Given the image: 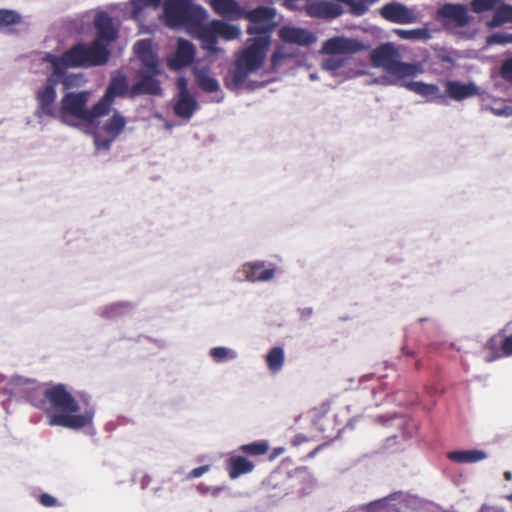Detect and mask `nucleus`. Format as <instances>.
Segmentation results:
<instances>
[{"mask_svg":"<svg viewBox=\"0 0 512 512\" xmlns=\"http://www.w3.org/2000/svg\"><path fill=\"white\" fill-rule=\"evenodd\" d=\"M25 397L34 407L48 415L50 426H61L68 429H81L91 424L93 411L75 414L79 404L73 395L67 391L64 384L47 387L44 384L28 383Z\"/></svg>","mask_w":512,"mask_h":512,"instance_id":"1","label":"nucleus"},{"mask_svg":"<svg viewBox=\"0 0 512 512\" xmlns=\"http://www.w3.org/2000/svg\"><path fill=\"white\" fill-rule=\"evenodd\" d=\"M268 49L267 39L252 41L244 48L236 57L230 79L225 81L226 87L230 90L240 87L249 74L260 69L266 59Z\"/></svg>","mask_w":512,"mask_h":512,"instance_id":"2","label":"nucleus"},{"mask_svg":"<svg viewBox=\"0 0 512 512\" xmlns=\"http://www.w3.org/2000/svg\"><path fill=\"white\" fill-rule=\"evenodd\" d=\"M206 18V11L193 4V0H164L163 22L171 29L198 28Z\"/></svg>","mask_w":512,"mask_h":512,"instance_id":"3","label":"nucleus"},{"mask_svg":"<svg viewBox=\"0 0 512 512\" xmlns=\"http://www.w3.org/2000/svg\"><path fill=\"white\" fill-rule=\"evenodd\" d=\"M371 62L374 67L383 68L388 74L399 79L415 76L419 72L415 64L400 61V55L391 43L376 48L371 53Z\"/></svg>","mask_w":512,"mask_h":512,"instance_id":"4","label":"nucleus"},{"mask_svg":"<svg viewBox=\"0 0 512 512\" xmlns=\"http://www.w3.org/2000/svg\"><path fill=\"white\" fill-rule=\"evenodd\" d=\"M90 92H68L66 93L60 103V118L62 122L69 123L68 116L83 120L87 123H94L98 118L105 116L104 113L97 110V103L91 109L87 108Z\"/></svg>","mask_w":512,"mask_h":512,"instance_id":"5","label":"nucleus"},{"mask_svg":"<svg viewBox=\"0 0 512 512\" xmlns=\"http://www.w3.org/2000/svg\"><path fill=\"white\" fill-rule=\"evenodd\" d=\"M110 51L107 45L94 40L90 45L77 43L65 51V59L70 62V68L94 67L107 63Z\"/></svg>","mask_w":512,"mask_h":512,"instance_id":"6","label":"nucleus"},{"mask_svg":"<svg viewBox=\"0 0 512 512\" xmlns=\"http://www.w3.org/2000/svg\"><path fill=\"white\" fill-rule=\"evenodd\" d=\"M241 30L234 24H229L223 20H212L208 25H201L198 29V37L203 43V47L211 52H217L218 37L230 41L239 38Z\"/></svg>","mask_w":512,"mask_h":512,"instance_id":"7","label":"nucleus"},{"mask_svg":"<svg viewBox=\"0 0 512 512\" xmlns=\"http://www.w3.org/2000/svg\"><path fill=\"white\" fill-rule=\"evenodd\" d=\"M487 361H495L512 356V323L506 324L485 343Z\"/></svg>","mask_w":512,"mask_h":512,"instance_id":"8","label":"nucleus"},{"mask_svg":"<svg viewBox=\"0 0 512 512\" xmlns=\"http://www.w3.org/2000/svg\"><path fill=\"white\" fill-rule=\"evenodd\" d=\"M60 80L47 78L45 86L36 92L37 109L36 116L56 117L55 100L57 97L56 87Z\"/></svg>","mask_w":512,"mask_h":512,"instance_id":"9","label":"nucleus"},{"mask_svg":"<svg viewBox=\"0 0 512 512\" xmlns=\"http://www.w3.org/2000/svg\"><path fill=\"white\" fill-rule=\"evenodd\" d=\"M127 77L124 74H119L112 77L104 95L97 102V110L104 113L105 116L111 111L115 97H124L129 94Z\"/></svg>","mask_w":512,"mask_h":512,"instance_id":"10","label":"nucleus"},{"mask_svg":"<svg viewBox=\"0 0 512 512\" xmlns=\"http://www.w3.org/2000/svg\"><path fill=\"white\" fill-rule=\"evenodd\" d=\"M381 16L389 22L397 24H411L418 21L413 9L400 2H391L380 8Z\"/></svg>","mask_w":512,"mask_h":512,"instance_id":"11","label":"nucleus"},{"mask_svg":"<svg viewBox=\"0 0 512 512\" xmlns=\"http://www.w3.org/2000/svg\"><path fill=\"white\" fill-rule=\"evenodd\" d=\"M362 49L363 44L356 39L333 37L323 43L322 53L327 55L351 56Z\"/></svg>","mask_w":512,"mask_h":512,"instance_id":"12","label":"nucleus"},{"mask_svg":"<svg viewBox=\"0 0 512 512\" xmlns=\"http://www.w3.org/2000/svg\"><path fill=\"white\" fill-rule=\"evenodd\" d=\"M160 74L139 71V80L129 89V96L134 98L139 95H161L162 87L160 81L156 78Z\"/></svg>","mask_w":512,"mask_h":512,"instance_id":"13","label":"nucleus"},{"mask_svg":"<svg viewBox=\"0 0 512 512\" xmlns=\"http://www.w3.org/2000/svg\"><path fill=\"white\" fill-rule=\"evenodd\" d=\"M134 52L141 61L139 71L161 74L162 70L157 55L152 51L149 40L142 39L134 44Z\"/></svg>","mask_w":512,"mask_h":512,"instance_id":"14","label":"nucleus"},{"mask_svg":"<svg viewBox=\"0 0 512 512\" xmlns=\"http://www.w3.org/2000/svg\"><path fill=\"white\" fill-rule=\"evenodd\" d=\"M195 57V47L185 39H178L175 53L167 59V65L172 70L189 66Z\"/></svg>","mask_w":512,"mask_h":512,"instance_id":"15","label":"nucleus"},{"mask_svg":"<svg viewBox=\"0 0 512 512\" xmlns=\"http://www.w3.org/2000/svg\"><path fill=\"white\" fill-rule=\"evenodd\" d=\"M307 15L320 19H335L343 13L341 5L329 1H316L306 5Z\"/></svg>","mask_w":512,"mask_h":512,"instance_id":"16","label":"nucleus"},{"mask_svg":"<svg viewBox=\"0 0 512 512\" xmlns=\"http://www.w3.org/2000/svg\"><path fill=\"white\" fill-rule=\"evenodd\" d=\"M279 38L283 42L301 46H308L316 41L315 35L309 30L289 26H284L279 30Z\"/></svg>","mask_w":512,"mask_h":512,"instance_id":"17","label":"nucleus"},{"mask_svg":"<svg viewBox=\"0 0 512 512\" xmlns=\"http://www.w3.org/2000/svg\"><path fill=\"white\" fill-rule=\"evenodd\" d=\"M94 26L97 30V38L100 43L106 42L105 45L115 41L118 37V31L113 26L112 18L106 12H100L96 15Z\"/></svg>","mask_w":512,"mask_h":512,"instance_id":"18","label":"nucleus"},{"mask_svg":"<svg viewBox=\"0 0 512 512\" xmlns=\"http://www.w3.org/2000/svg\"><path fill=\"white\" fill-rule=\"evenodd\" d=\"M407 90L423 97L428 102L440 101L445 98L436 84H428L422 81L405 82L403 85Z\"/></svg>","mask_w":512,"mask_h":512,"instance_id":"19","label":"nucleus"},{"mask_svg":"<svg viewBox=\"0 0 512 512\" xmlns=\"http://www.w3.org/2000/svg\"><path fill=\"white\" fill-rule=\"evenodd\" d=\"M446 95L449 98L462 101L478 95V87L474 83H462L455 80H447L445 83Z\"/></svg>","mask_w":512,"mask_h":512,"instance_id":"20","label":"nucleus"},{"mask_svg":"<svg viewBox=\"0 0 512 512\" xmlns=\"http://www.w3.org/2000/svg\"><path fill=\"white\" fill-rule=\"evenodd\" d=\"M438 14L458 27H464L469 22L468 11L465 5L447 3L438 10Z\"/></svg>","mask_w":512,"mask_h":512,"instance_id":"21","label":"nucleus"},{"mask_svg":"<svg viewBox=\"0 0 512 512\" xmlns=\"http://www.w3.org/2000/svg\"><path fill=\"white\" fill-rule=\"evenodd\" d=\"M46 62H49L52 66V73L47 78H54L56 80H62L65 88H69V78L65 77L66 69L70 68V62L65 59V52L61 56H55L52 54H46L44 57Z\"/></svg>","mask_w":512,"mask_h":512,"instance_id":"22","label":"nucleus"},{"mask_svg":"<svg viewBox=\"0 0 512 512\" xmlns=\"http://www.w3.org/2000/svg\"><path fill=\"white\" fill-rule=\"evenodd\" d=\"M227 471L231 479H236L241 475L253 471L255 465L244 456L234 455L227 460Z\"/></svg>","mask_w":512,"mask_h":512,"instance_id":"23","label":"nucleus"},{"mask_svg":"<svg viewBox=\"0 0 512 512\" xmlns=\"http://www.w3.org/2000/svg\"><path fill=\"white\" fill-rule=\"evenodd\" d=\"M210 4L214 12L220 16L233 19L243 16V9L236 0H212Z\"/></svg>","mask_w":512,"mask_h":512,"instance_id":"24","label":"nucleus"},{"mask_svg":"<svg viewBox=\"0 0 512 512\" xmlns=\"http://www.w3.org/2000/svg\"><path fill=\"white\" fill-rule=\"evenodd\" d=\"M243 272L247 280L268 281L274 277L275 270L273 268H265L263 263L246 264L243 266Z\"/></svg>","mask_w":512,"mask_h":512,"instance_id":"25","label":"nucleus"},{"mask_svg":"<svg viewBox=\"0 0 512 512\" xmlns=\"http://www.w3.org/2000/svg\"><path fill=\"white\" fill-rule=\"evenodd\" d=\"M198 108L196 99L191 95H178L173 110L180 118L189 119Z\"/></svg>","mask_w":512,"mask_h":512,"instance_id":"26","label":"nucleus"},{"mask_svg":"<svg viewBox=\"0 0 512 512\" xmlns=\"http://www.w3.org/2000/svg\"><path fill=\"white\" fill-rule=\"evenodd\" d=\"M274 22H250L247 27V33L256 35L252 41L267 39V46L271 43V33L274 30Z\"/></svg>","mask_w":512,"mask_h":512,"instance_id":"27","label":"nucleus"},{"mask_svg":"<svg viewBox=\"0 0 512 512\" xmlns=\"http://www.w3.org/2000/svg\"><path fill=\"white\" fill-rule=\"evenodd\" d=\"M447 458L457 463H475L486 458V454L480 450H458L451 451Z\"/></svg>","mask_w":512,"mask_h":512,"instance_id":"28","label":"nucleus"},{"mask_svg":"<svg viewBox=\"0 0 512 512\" xmlns=\"http://www.w3.org/2000/svg\"><path fill=\"white\" fill-rule=\"evenodd\" d=\"M197 85L205 92H217L220 89L218 81L211 77L207 69H196L194 72Z\"/></svg>","mask_w":512,"mask_h":512,"instance_id":"29","label":"nucleus"},{"mask_svg":"<svg viewBox=\"0 0 512 512\" xmlns=\"http://www.w3.org/2000/svg\"><path fill=\"white\" fill-rule=\"evenodd\" d=\"M243 16L249 22H273L275 11L269 7L259 6L247 12H243Z\"/></svg>","mask_w":512,"mask_h":512,"instance_id":"30","label":"nucleus"},{"mask_svg":"<svg viewBox=\"0 0 512 512\" xmlns=\"http://www.w3.org/2000/svg\"><path fill=\"white\" fill-rule=\"evenodd\" d=\"M126 119L119 112L115 111L111 118H109L103 125V130L109 136L116 137L123 131L126 126Z\"/></svg>","mask_w":512,"mask_h":512,"instance_id":"31","label":"nucleus"},{"mask_svg":"<svg viewBox=\"0 0 512 512\" xmlns=\"http://www.w3.org/2000/svg\"><path fill=\"white\" fill-rule=\"evenodd\" d=\"M505 23H512V5L503 4L498 7L493 17L488 21V26L495 28Z\"/></svg>","mask_w":512,"mask_h":512,"instance_id":"32","label":"nucleus"},{"mask_svg":"<svg viewBox=\"0 0 512 512\" xmlns=\"http://www.w3.org/2000/svg\"><path fill=\"white\" fill-rule=\"evenodd\" d=\"M239 451L248 456H263L269 451V443L266 440L256 441L241 445Z\"/></svg>","mask_w":512,"mask_h":512,"instance_id":"33","label":"nucleus"},{"mask_svg":"<svg viewBox=\"0 0 512 512\" xmlns=\"http://www.w3.org/2000/svg\"><path fill=\"white\" fill-rule=\"evenodd\" d=\"M267 366L270 371L278 372L284 363V351L281 347H273L267 357H266Z\"/></svg>","mask_w":512,"mask_h":512,"instance_id":"34","label":"nucleus"},{"mask_svg":"<svg viewBox=\"0 0 512 512\" xmlns=\"http://www.w3.org/2000/svg\"><path fill=\"white\" fill-rule=\"evenodd\" d=\"M22 22V16L15 10L0 9V29L10 28L19 25Z\"/></svg>","mask_w":512,"mask_h":512,"instance_id":"35","label":"nucleus"},{"mask_svg":"<svg viewBox=\"0 0 512 512\" xmlns=\"http://www.w3.org/2000/svg\"><path fill=\"white\" fill-rule=\"evenodd\" d=\"M330 57L326 58L323 63L322 67L323 69L327 71H337L338 69L346 66L349 61L351 60V56H345V55H329Z\"/></svg>","mask_w":512,"mask_h":512,"instance_id":"36","label":"nucleus"},{"mask_svg":"<svg viewBox=\"0 0 512 512\" xmlns=\"http://www.w3.org/2000/svg\"><path fill=\"white\" fill-rule=\"evenodd\" d=\"M395 33L401 38L405 40H427L431 37V34L428 29L426 28H417V29H411V30H405V29H397L395 30Z\"/></svg>","mask_w":512,"mask_h":512,"instance_id":"37","label":"nucleus"},{"mask_svg":"<svg viewBox=\"0 0 512 512\" xmlns=\"http://www.w3.org/2000/svg\"><path fill=\"white\" fill-rule=\"evenodd\" d=\"M330 412V403L323 402L319 406L313 409V423L319 427L322 432H325L326 429L323 427V419Z\"/></svg>","mask_w":512,"mask_h":512,"instance_id":"38","label":"nucleus"},{"mask_svg":"<svg viewBox=\"0 0 512 512\" xmlns=\"http://www.w3.org/2000/svg\"><path fill=\"white\" fill-rule=\"evenodd\" d=\"M210 356L216 362H223L227 359H233L236 357V353L225 347H214L210 350Z\"/></svg>","mask_w":512,"mask_h":512,"instance_id":"39","label":"nucleus"},{"mask_svg":"<svg viewBox=\"0 0 512 512\" xmlns=\"http://www.w3.org/2000/svg\"><path fill=\"white\" fill-rule=\"evenodd\" d=\"M499 0H473L471 8L476 13L489 11L495 7Z\"/></svg>","mask_w":512,"mask_h":512,"instance_id":"40","label":"nucleus"},{"mask_svg":"<svg viewBox=\"0 0 512 512\" xmlns=\"http://www.w3.org/2000/svg\"><path fill=\"white\" fill-rule=\"evenodd\" d=\"M487 43L490 45H493V44L505 45L508 43H512V33L497 32V33L491 34L487 37Z\"/></svg>","mask_w":512,"mask_h":512,"instance_id":"41","label":"nucleus"},{"mask_svg":"<svg viewBox=\"0 0 512 512\" xmlns=\"http://www.w3.org/2000/svg\"><path fill=\"white\" fill-rule=\"evenodd\" d=\"M116 137L103 138L99 134L94 135V144L98 150H109Z\"/></svg>","mask_w":512,"mask_h":512,"instance_id":"42","label":"nucleus"},{"mask_svg":"<svg viewBox=\"0 0 512 512\" xmlns=\"http://www.w3.org/2000/svg\"><path fill=\"white\" fill-rule=\"evenodd\" d=\"M500 74L502 78L512 83V58L506 60L502 64Z\"/></svg>","mask_w":512,"mask_h":512,"instance_id":"43","label":"nucleus"},{"mask_svg":"<svg viewBox=\"0 0 512 512\" xmlns=\"http://www.w3.org/2000/svg\"><path fill=\"white\" fill-rule=\"evenodd\" d=\"M162 0H132L135 10H141L146 6L158 7Z\"/></svg>","mask_w":512,"mask_h":512,"instance_id":"44","label":"nucleus"},{"mask_svg":"<svg viewBox=\"0 0 512 512\" xmlns=\"http://www.w3.org/2000/svg\"><path fill=\"white\" fill-rule=\"evenodd\" d=\"M209 470H210V466L209 465L199 466L197 468L192 469L188 473L187 478L188 479H194V478L201 477L204 473L208 472Z\"/></svg>","mask_w":512,"mask_h":512,"instance_id":"45","label":"nucleus"},{"mask_svg":"<svg viewBox=\"0 0 512 512\" xmlns=\"http://www.w3.org/2000/svg\"><path fill=\"white\" fill-rule=\"evenodd\" d=\"M39 502L45 507H53L57 504V499L50 494H42L39 497Z\"/></svg>","mask_w":512,"mask_h":512,"instance_id":"46","label":"nucleus"},{"mask_svg":"<svg viewBox=\"0 0 512 512\" xmlns=\"http://www.w3.org/2000/svg\"><path fill=\"white\" fill-rule=\"evenodd\" d=\"M177 87H178V95H188L190 94L188 90L187 80L184 77H179L177 79Z\"/></svg>","mask_w":512,"mask_h":512,"instance_id":"47","label":"nucleus"},{"mask_svg":"<svg viewBox=\"0 0 512 512\" xmlns=\"http://www.w3.org/2000/svg\"><path fill=\"white\" fill-rule=\"evenodd\" d=\"M286 55L278 48L276 49L271 57V63L273 66H277L279 62L284 59Z\"/></svg>","mask_w":512,"mask_h":512,"instance_id":"48","label":"nucleus"},{"mask_svg":"<svg viewBox=\"0 0 512 512\" xmlns=\"http://www.w3.org/2000/svg\"><path fill=\"white\" fill-rule=\"evenodd\" d=\"M283 452H284V448H282V447L274 449L273 453L270 456V459L271 460L275 459L277 456H279Z\"/></svg>","mask_w":512,"mask_h":512,"instance_id":"49","label":"nucleus"},{"mask_svg":"<svg viewBox=\"0 0 512 512\" xmlns=\"http://www.w3.org/2000/svg\"><path fill=\"white\" fill-rule=\"evenodd\" d=\"M372 392H373V397H374V404H375L376 406L380 405V404L382 403L383 399H382V398H379V399H378V398L376 397L377 392H376L375 388H373V391H372Z\"/></svg>","mask_w":512,"mask_h":512,"instance_id":"50","label":"nucleus"},{"mask_svg":"<svg viewBox=\"0 0 512 512\" xmlns=\"http://www.w3.org/2000/svg\"><path fill=\"white\" fill-rule=\"evenodd\" d=\"M379 390H381L382 392H384V391L386 390V388L384 387V385H383V384H381V385L379 386Z\"/></svg>","mask_w":512,"mask_h":512,"instance_id":"51","label":"nucleus"},{"mask_svg":"<svg viewBox=\"0 0 512 512\" xmlns=\"http://www.w3.org/2000/svg\"><path fill=\"white\" fill-rule=\"evenodd\" d=\"M505 477H506L507 479H508V478H510V473H509V472H506V473H505Z\"/></svg>","mask_w":512,"mask_h":512,"instance_id":"52","label":"nucleus"}]
</instances>
